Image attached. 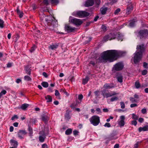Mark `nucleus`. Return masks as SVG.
<instances>
[{
    "mask_svg": "<svg viewBox=\"0 0 148 148\" xmlns=\"http://www.w3.org/2000/svg\"><path fill=\"white\" fill-rule=\"evenodd\" d=\"M121 52L116 50H108L103 52L101 54V57L99 58V62H103L107 61L113 62L114 58L120 56Z\"/></svg>",
    "mask_w": 148,
    "mask_h": 148,
    "instance_id": "nucleus-1",
    "label": "nucleus"
},
{
    "mask_svg": "<svg viewBox=\"0 0 148 148\" xmlns=\"http://www.w3.org/2000/svg\"><path fill=\"white\" fill-rule=\"evenodd\" d=\"M136 49L137 51L134 54V62L135 64L138 63L142 58L143 53L145 50V45L142 44L137 45Z\"/></svg>",
    "mask_w": 148,
    "mask_h": 148,
    "instance_id": "nucleus-2",
    "label": "nucleus"
},
{
    "mask_svg": "<svg viewBox=\"0 0 148 148\" xmlns=\"http://www.w3.org/2000/svg\"><path fill=\"white\" fill-rule=\"evenodd\" d=\"M45 21L50 27H57L58 26L57 21L53 17L47 16L45 18Z\"/></svg>",
    "mask_w": 148,
    "mask_h": 148,
    "instance_id": "nucleus-3",
    "label": "nucleus"
},
{
    "mask_svg": "<svg viewBox=\"0 0 148 148\" xmlns=\"http://www.w3.org/2000/svg\"><path fill=\"white\" fill-rule=\"evenodd\" d=\"M138 37L141 39H145L148 38V30L141 29L138 31L137 34Z\"/></svg>",
    "mask_w": 148,
    "mask_h": 148,
    "instance_id": "nucleus-4",
    "label": "nucleus"
},
{
    "mask_svg": "<svg viewBox=\"0 0 148 148\" xmlns=\"http://www.w3.org/2000/svg\"><path fill=\"white\" fill-rule=\"evenodd\" d=\"M89 13L83 11H77L74 12L72 15L76 17L83 18L89 16Z\"/></svg>",
    "mask_w": 148,
    "mask_h": 148,
    "instance_id": "nucleus-5",
    "label": "nucleus"
},
{
    "mask_svg": "<svg viewBox=\"0 0 148 148\" xmlns=\"http://www.w3.org/2000/svg\"><path fill=\"white\" fill-rule=\"evenodd\" d=\"M89 120L91 123L94 126L97 125L100 122L99 117L96 115L92 116Z\"/></svg>",
    "mask_w": 148,
    "mask_h": 148,
    "instance_id": "nucleus-6",
    "label": "nucleus"
},
{
    "mask_svg": "<svg viewBox=\"0 0 148 148\" xmlns=\"http://www.w3.org/2000/svg\"><path fill=\"white\" fill-rule=\"evenodd\" d=\"M101 92V95L103 96L104 98L105 97L108 98L118 94V93L114 92H107L106 90V89H103L102 90Z\"/></svg>",
    "mask_w": 148,
    "mask_h": 148,
    "instance_id": "nucleus-7",
    "label": "nucleus"
},
{
    "mask_svg": "<svg viewBox=\"0 0 148 148\" xmlns=\"http://www.w3.org/2000/svg\"><path fill=\"white\" fill-rule=\"evenodd\" d=\"M69 18V21L76 26L80 25L83 23L81 20L75 18H72L71 16H70Z\"/></svg>",
    "mask_w": 148,
    "mask_h": 148,
    "instance_id": "nucleus-8",
    "label": "nucleus"
},
{
    "mask_svg": "<svg viewBox=\"0 0 148 148\" xmlns=\"http://www.w3.org/2000/svg\"><path fill=\"white\" fill-rule=\"evenodd\" d=\"M124 67V65L122 62H119L116 64L114 66L113 69L116 71L122 70Z\"/></svg>",
    "mask_w": 148,
    "mask_h": 148,
    "instance_id": "nucleus-9",
    "label": "nucleus"
},
{
    "mask_svg": "<svg viewBox=\"0 0 148 148\" xmlns=\"http://www.w3.org/2000/svg\"><path fill=\"white\" fill-rule=\"evenodd\" d=\"M65 29L67 32H73L76 29V28L75 27H71L68 25H66L65 27Z\"/></svg>",
    "mask_w": 148,
    "mask_h": 148,
    "instance_id": "nucleus-10",
    "label": "nucleus"
},
{
    "mask_svg": "<svg viewBox=\"0 0 148 148\" xmlns=\"http://www.w3.org/2000/svg\"><path fill=\"white\" fill-rule=\"evenodd\" d=\"M125 116H124L122 115L120 117V119L118 121L119 125L120 127H122L124 126L125 124Z\"/></svg>",
    "mask_w": 148,
    "mask_h": 148,
    "instance_id": "nucleus-11",
    "label": "nucleus"
},
{
    "mask_svg": "<svg viewBox=\"0 0 148 148\" xmlns=\"http://www.w3.org/2000/svg\"><path fill=\"white\" fill-rule=\"evenodd\" d=\"M115 135L114 134H111L107 137L106 138V143L107 144L108 142L111 140L116 139L117 138L114 137Z\"/></svg>",
    "mask_w": 148,
    "mask_h": 148,
    "instance_id": "nucleus-12",
    "label": "nucleus"
},
{
    "mask_svg": "<svg viewBox=\"0 0 148 148\" xmlns=\"http://www.w3.org/2000/svg\"><path fill=\"white\" fill-rule=\"evenodd\" d=\"M94 4L93 0H88L85 2L84 6L86 7H88L92 6Z\"/></svg>",
    "mask_w": 148,
    "mask_h": 148,
    "instance_id": "nucleus-13",
    "label": "nucleus"
},
{
    "mask_svg": "<svg viewBox=\"0 0 148 148\" xmlns=\"http://www.w3.org/2000/svg\"><path fill=\"white\" fill-rule=\"evenodd\" d=\"M27 132L25 130H20L18 133V137L21 139L23 138V135H25Z\"/></svg>",
    "mask_w": 148,
    "mask_h": 148,
    "instance_id": "nucleus-14",
    "label": "nucleus"
},
{
    "mask_svg": "<svg viewBox=\"0 0 148 148\" xmlns=\"http://www.w3.org/2000/svg\"><path fill=\"white\" fill-rule=\"evenodd\" d=\"M114 86L113 84H105L103 86L104 88L105 89H110L114 88Z\"/></svg>",
    "mask_w": 148,
    "mask_h": 148,
    "instance_id": "nucleus-15",
    "label": "nucleus"
},
{
    "mask_svg": "<svg viewBox=\"0 0 148 148\" xmlns=\"http://www.w3.org/2000/svg\"><path fill=\"white\" fill-rule=\"evenodd\" d=\"M116 38V36L115 34H110L109 36H105L104 38H106L108 40H111L114 39Z\"/></svg>",
    "mask_w": 148,
    "mask_h": 148,
    "instance_id": "nucleus-16",
    "label": "nucleus"
},
{
    "mask_svg": "<svg viewBox=\"0 0 148 148\" xmlns=\"http://www.w3.org/2000/svg\"><path fill=\"white\" fill-rule=\"evenodd\" d=\"M30 67L29 66H27L25 67V71L26 73L29 75H30L31 74V69H30Z\"/></svg>",
    "mask_w": 148,
    "mask_h": 148,
    "instance_id": "nucleus-17",
    "label": "nucleus"
},
{
    "mask_svg": "<svg viewBox=\"0 0 148 148\" xmlns=\"http://www.w3.org/2000/svg\"><path fill=\"white\" fill-rule=\"evenodd\" d=\"M133 9V7L132 5H131L128 6L127 8L126 13L127 14H129L132 10Z\"/></svg>",
    "mask_w": 148,
    "mask_h": 148,
    "instance_id": "nucleus-18",
    "label": "nucleus"
},
{
    "mask_svg": "<svg viewBox=\"0 0 148 148\" xmlns=\"http://www.w3.org/2000/svg\"><path fill=\"white\" fill-rule=\"evenodd\" d=\"M108 10L107 7H102L100 8V10L102 14H105Z\"/></svg>",
    "mask_w": 148,
    "mask_h": 148,
    "instance_id": "nucleus-19",
    "label": "nucleus"
},
{
    "mask_svg": "<svg viewBox=\"0 0 148 148\" xmlns=\"http://www.w3.org/2000/svg\"><path fill=\"white\" fill-rule=\"evenodd\" d=\"M58 44L57 43L52 44L50 46L49 48L52 50H55L58 48Z\"/></svg>",
    "mask_w": 148,
    "mask_h": 148,
    "instance_id": "nucleus-20",
    "label": "nucleus"
},
{
    "mask_svg": "<svg viewBox=\"0 0 148 148\" xmlns=\"http://www.w3.org/2000/svg\"><path fill=\"white\" fill-rule=\"evenodd\" d=\"M45 99L47 100V102H51L52 101V98L49 95L45 97Z\"/></svg>",
    "mask_w": 148,
    "mask_h": 148,
    "instance_id": "nucleus-21",
    "label": "nucleus"
},
{
    "mask_svg": "<svg viewBox=\"0 0 148 148\" xmlns=\"http://www.w3.org/2000/svg\"><path fill=\"white\" fill-rule=\"evenodd\" d=\"M29 105L28 104L24 103L21 105L20 108L23 110H25L29 106Z\"/></svg>",
    "mask_w": 148,
    "mask_h": 148,
    "instance_id": "nucleus-22",
    "label": "nucleus"
},
{
    "mask_svg": "<svg viewBox=\"0 0 148 148\" xmlns=\"http://www.w3.org/2000/svg\"><path fill=\"white\" fill-rule=\"evenodd\" d=\"M118 81L120 83H122L123 82V76L121 74H119L118 75L117 77Z\"/></svg>",
    "mask_w": 148,
    "mask_h": 148,
    "instance_id": "nucleus-23",
    "label": "nucleus"
},
{
    "mask_svg": "<svg viewBox=\"0 0 148 148\" xmlns=\"http://www.w3.org/2000/svg\"><path fill=\"white\" fill-rule=\"evenodd\" d=\"M89 77L86 76L85 78H84L82 80V84H83L85 85L86 84L88 81L89 80Z\"/></svg>",
    "mask_w": 148,
    "mask_h": 148,
    "instance_id": "nucleus-24",
    "label": "nucleus"
},
{
    "mask_svg": "<svg viewBox=\"0 0 148 148\" xmlns=\"http://www.w3.org/2000/svg\"><path fill=\"white\" fill-rule=\"evenodd\" d=\"M45 138V135L39 136V140L41 142H43Z\"/></svg>",
    "mask_w": 148,
    "mask_h": 148,
    "instance_id": "nucleus-25",
    "label": "nucleus"
},
{
    "mask_svg": "<svg viewBox=\"0 0 148 148\" xmlns=\"http://www.w3.org/2000/svg\"><path fill=\"white\" fill-rule=\"evenodd\" d=\"M41 85L45 88H47L49 86V84L47 82H43L41 83Z\"/></svg>",
    "mask_w": 148,
    "mask_h": 148,
    "instance_id": "nucleus-26",
    "label": "nucleus"
},
{
    "mask_svg": "<svg viewBox=\"0 0 148 148\" xmlns=\"http://www.w3.org/2000/svg\"><path fill=\"white\" fill-rule=\"evenodd\" d=\"M72 132V130L71 129H67L65 131V134L67 135L71 134Z\"/></svg>",
    "mask_w": 148,
    "mask_h": 148,
    "instance_id": "nucleus-27",
    "label": "nucleus"
},
{
    "mask_svg": "<svg viewBox=\"0 0 148 148\" xmlns=\"http://www.w3.org/2000/svg\"><path fill=\"white\" fill-rule=\"evenodd\" d=\"M135 85L136 88H138L140 87V85L138 81H137L135 82Z\"/></svg>",
    "mask_w": 148,
    "mask_h": 148,
    "instance_id": "nucleus-28",
    "label": "nucleus"
},
{
    "mask_svg": "<svg viewBox=\"0 0 148 148\" xmlns=\"http://www.w3.org/2000/svg\"><path fill=\"white\" fill-rule=\"evenodd\" d=\"M94 1V3L97 5V6H98L101 3L100 0H93Z\"/></svg>",
    "mask_w": 148,
    "mask_h": 148,
    "instance_id": "nucleus-29",
    "label": "nucleus"
},
{
    "mask_svg": "<svg viewBox=\"0 0 148 148\" xmlns=\"http://www.w3.org/2000/svg\"><path fill=\"white\" fill-rule=\"evenodd\" d=\"M71 117L69 115V113L68 112H66L65 115V118L66 119L69 120V119H70Z\"/></svg>",
    "mask_w": 148,
    "mask_h": 148,
    "instance_id": "nucleus-30",
    "label": "nucleus"
},
{
    "mask_svg": "<svg viewBox=\"0 0 148 148\" xmlns=\"http://www.w3.org/2000/svg\"><path fill=\"white\" fill-rule=\"evenodd\" d=\"M28 130L29 132V133L30 135L31 136L33 133L32 128L29 125H28Z\"/></svg>",
    "mask_w": 148,
    "mask_h": 148,
    "instance_id": "nucleus-31",
    "label": "nucleus"
},
{
    "mask_svg": "<svg viewBox=\"0 0 148 148\" xmlns=\"http://www.w3.org/2000/svg\"><path fill=\"white\" fill-rule=\"evenodd\" d=\"M118 98L117 97L115 96L114 97L110 99V101L111 102H113L114 101H117L118 100Z\"/></svg>",
    "mask_w": 148,
    "mask_h": 148,
    "instance_id": "nucleus-32",
    "label": "nucleus"
},
{
    "mask_svg": "<svg viewBox=\"0 0 148 148\" xmlns=\"http://www.w3.org/2000/svg\"><path fill=\"white\" fill-rule=\"evenodd\" d=\"M3 21L1 19H0V27L1 28H3L4 27Z\"/></svg>",
    "mask_w": 148,
    "mask_h": 148,
    "instance_id": "nucleus-33",
    "label": "nucleus"
},
{
    "mask_svg": "<svg viewBox=\"0 0 148 148\" xmlns=\"http://www.w3.org/2000/svg\"><path fill=\"white\" fill-rule=\"evenodd\" d=\"M24 79L25 80L27 81H31L32 80L31 78L29 76L27 75H25L24 77Z\"/></svg>",
    "mask_w": 148,
    "mask_h": 148,
    "instance_id": "nucleus-34",
    "label": "nucleus"
},
{
    "mask_svg": "<svg viewBox=\"0 0 148 148\" xmlns=\"http://www.w3.org/2000/svg\"><path fill=\"white\" fill-rule=\"evenodd\" d=\"M10 141L11 143H13L14 144L13 145L14 146H17L18 145V143L17 141L14 140H10Z\"/></svg>",
    "mask_w": 148,
    "mask_h": 148,
    "instance_id": "nucleus-35",
    "label": "nucleus"
},
{
    "mask_svg": "<svg viewBox=\"0 0 148 148\" xmlns=\"http://www.w3.org/2000/svg\"><path fill=\"white\" fill-rule=\"evenodd\" d=\"M135 25V22L134 21H131L129 24V26L131 27H132L134 26Z\"/></svg>",
    "mask_w": 148,
    "mask_h": 148,
    "instance_id": "nucleus-36",
    "label": "nucleus"
},
{
    "mask_svg": "<svg viewBox=\"0 0 148 148\" xmlns=\"http://www.w3.org/2000/svg\"><path fill=\"white\" fill-rule=\"evenodd\" d=\"M48 117L45 115H43L42 116V120L44 121H47Z\"/></svg>",
    "mask_w": 148,
    "mask_h": 148,
    "instance_id": "nucleus-37",
    "label": "nucleus"
},
{
    "mask_svg": "<svg viewBox=\"0 0 148 148\" xmlns=\"http://www.w3.org/2000/svg\"><path fill=\"white\" fill-rule=\"evenodd\" d=\"M132 118L133 119L135 120H137L138 119L137 116L134 114H132Z\"/></svg>",
    "mask_w": 148,
    "mask_h": 148,
    "instance_id": "nucleus-38",
    "label": "nucleus"
},
{
    "mask_svg": "<svg viewBox=\"0 0 148 148\" xmlns=\"http://www.w3.org/2000/svg\"><path fill=\"white\" fill-rule=\"evenodd\" d=\"M143 66L145 68H148V64L146 62H144L143 63Z\"/></svg>",
    "mask_w": 148,
    "mask_h": 148,
    "instance_id": "nucleus-39",
    "label": "nucleus"
},
{
    "mask_svg": "<svg viewBox=\"0 0 148 148\" xmlns=\"http://www.w3.org/2000/svg\"><path fill=\"white\" fill-rule=\"evenodd\" d=\"M52 3L58 4V0H51Z\"/></svg>",
    "mask_w": 148,
    "mask_h": 148,
    "instance_id": "nucleus-40",
    "label": "nucleus"
},
{
    "mask_svg": "<svg viewBox=\"0 0 148 148\" xmlns=\"http://www.w3.org/2000/svg\"><path fill=\"white\" fill-rule=\"evenodd\" d=\"M121 10L120 8H118L115 10L114 14H117Z\"/></svg>",
    "mask_w": 148,
    "mask_h": 148,
    "instance_id": "nucleus-41",
    "label": "nucleus"
},
{
    "mask_svg": "<svg viewBox=\"0 0 148 148\" xmlns=\"http://www.w3.org/2000/svg\"><path fill=\"white\" fill-rule=\"evenodd\" d=\"M130 101L132 103L135 102H136V100L132 97H130Z\"/></svg>",
    "mask_w": 148,
    "mask_h": 148,
    "instance_id": "nucleus-42",
    "label": "nucleus"
},
{
    "mask_svg": "<svg viewBox=\"0 0 148 148\" xmlns=\"http://www.w3.org/2000/svg\"><path fill=\"white\" fill-rule=\"evenodd\" d=\"M120 104L121 108L122 109L124 108L125 107V105L124 103L123 102H120Z\"/></svg>",
    "mask_w": 148,
    "mask_h": 148,
    "instance_id": "nucleus-43",
    "label": "nucleus"
},
{
    "mask_svg": "<svg viewBox=\"0 0 148 148\" xmlns=\"http://www.w3.org/2000/svg\"><path fill=\"white\" fill-rule=\"evenodd\" d=\"M104 126L105 127H111V125L109 123H107L105 124Z\"/></svg>",
    "mask_w": 148,
    "mask_h": 148,
    "instance_id": "nucleus-44",
    "label": "nucleus"
},
{
    "mask_svg": "<svg viewBox=\"0 0 148 148\" xmlns=\"http://www.w3.org/2000/svg\"><path fill=\"white\" fill-rule=\"evenodd\" d=\"M147 72V70L145 69L143 70L142 72V74L143 75H146Z\"/></svg>",
    "mask_w": 148,
    "mask_h": 148,
    "instance_id": "nucleus-45",
    "label": "nucleus"
},
{
    "mask_svg": "<svg viewBox=\"0 0 148 148\" xmlns=\"http://www.w3.org/2000/svg\"><path fill=\"white\" fill-rule=\"evenodd\" d=\"M36 49V46L35 45H34L33 47H32L30 51L31 52H32L35 50Z\"/></svg>",
    "mask_w": 148,
    "mask_h": 148,
    "instance_id": "nucleus-46",
    "label": "nucleus"
},
{
    "mask_svg": "<svg viewBox=\"0 0 148 148\" xmlns=\"http://www.w3.org/2000/svg\"><path fill=\"white\" fill-rule=\"evenodd\" d=\"M55 95L56 96H58L59 95L60 93L58 90H55Z\"/></svg>",
    "mask_w": 148,
    "mask_h": 148,
    "instance_id": "nucleus-47",
    "label": "nucleus"
},
{
    "mask_svg": "<svg viewBox=\"0 0 148 148\" xmlns=\"http://www.w3.org/2000/svg\"><path fill=\"white\" fill-rule=\"evenodd\" d=\"M101 28L104 31H106V27L104 25H102V26Z\"/></svg>",
    "mask_w": 148,
    "mask_h": 148,
    "instance_id": "nucleus-48",
    "label": "nucleus"
},
{
    "mask_svg": "<svg viewBox=\"0 0 148 148\" xmlns=\"http://www.w3.org/2000/svg\"><path fill=\"white\" fill-rule=\"evenodd\" d=\"M83 97V95L82 94L79 95L78 97V99L79 100H81Z\"/></svg>",
    "mask_w": 148,
    "mask_h": 148,
    "instance_id": "nucleus-49",
    "label": "nucleus"
},
{
    "mask_svg": "<svg viewBox=\"0 0 148 148\" xmlns=\"http://www.w3.org/2000/svg\"><path fill=\"white\" fill-rule=\"evenodd\" d=\"M60 92L66 93V94H67V92H66L65 90L64 89H60Z\"/></svg>",
    "mask_w": 148,
    "mask_h": 148,
    "instance_id": "nucleus-50",
    "label": "nucleus"
},
{
    "mask_svg": "<svg viewBox=\"0 0 148 148\" xmlns=\"http://www.w3.org/2000/svg\"><path fill=\"white\" fill-rule=\"evenodd\" d=\"M146 109L145 108H143L141 110V112L143 114L146 113Z\"/></svg>",
    "mask_w": 148,
    "mask_h": 148,
    "instance_id": "nucleus-51",
    "label": "nucleus"
},
{
    "mask_svg": "<svg viewBox=\"0 0 148 148\" xmlns=\"http://www.w3.org/2000/svg\"><path fill=\"white\" fill-rule=\"evenodd\" d=\"M18 14L19 15V17L20 18H22L23 16V12H21L19 13H18Z\"/></svg>",
    "mask_w": 148,
    "mask_h": 148,
    "instance_id": "nucleus-52",
    "label": "nucleus"
},
{
    "mask_svg": "<svg viewBox=\"0 0 148 148\" xmlns=\"http://www.w3.org/2000/svg\"><path fill=\"white\" fill-rule=\"evenodd\" d=\"M18 117L17 115H15L11 118V120H13L14 119H17Z\"/></svg>",
    "mask_w": 148,
    "mask_h": 148,
    "instance_id": "nucleus-53",
    "label": "nucleus"
},
{
    "mask_svg": "<svg viewBox=\"0 0 148 148\" xmlns=\"http://www.w3.org/2000/svg\"><path fill=\"white\" fill-rule=\"evenodd\" d=\"M144 129L143 127H140L138 128V131L139 132H140L142 131H144Z\"/></svg>",
    "mask_w": 148,
    "mask_h": 148,
    "instance_id": "nucleus-54",
    "label": "nucleus"
},
{
    "mask_svg": "<svg viewBox=\"0 0 148 148\" xmlns=\"http://www.w3.org/2000/svg\"><path fill=\"white\" fill-rule=\"evenodd\" d=\"M92 39V38H91L90 37H89L88 38V40H86V41H85V43L86 44H87V43H88L90 41H91V40Z\"/></svg>",
    "mask_w": 148,
    "mask_h": 148,
    "instance_id": "nucleus-55",
    "label": "nucleus"
},
{
    "mask_svg": "<svg viewBox=\"0 0 148 148\" xmlns=\"http://www.w3.org/2000/svg\"><path fill=\"white\" fill-rule=\"evenodd\" d=\"M73 134L74 135H77L78 134V133H79V132L77 131V130H74L73 132Z\"/></svg>",
    "mask_w": 148,
    "mask_h": 148,
    "instance_id": "nucleus-56",
    "label": "nucleus"
},
{
    "mask_svg": "<svg viewBox=\"0 0 148 148\" xmlns=\"http://www.w3.org/2000/svg\"><path fill=\"white\" fill-rule=\"evenodd\" d=\"M132 125L136 126L137 125V122L136 121H132Z\"/></svg>",
    "mask_w": 148,
    "mask_h": 148,
    "instance_id": "nucleus-57",
    "label": "nucleus"
},
{
    "mask_svg": "<svg viewBox=\"0 0 148 148\" xmlns=\"http://www.w3.org/2000/svg\"><path fill=\"white\" fill-rule=\"evenodd\" d=\"M137 106V104L135 103L132 104L130 105V107L132 108H133Z\"/></svg>",
    "mask_w": 148,
    "mask_h": 148,
    "instance_id": "nucleus-58",
    "label": "nucleus"
},
{
    "mask_svg": "<svg viewBox=\"0 0 148 148\" xmlns=\"http://www.w3.org/2000/svg\"><path fill=\"white\" fill-rule=\"evenodd\" d=\"M16 82L17 84H19L21 82V80L20 79H17L16 80Z\"/></svg>",
    "mask_w": 148,
    "mask_h": 148,
    "instance_id": "nucleus-59",
    "label": "nucleus"
},
{
    "mask_svg": "<svg viewBox=\"0 0 148 148\" xmlns=\"http://www.w3.org/2000/svg\"><path fill=\"white\" fill-rule=\"evenodd\" d=\"M138 142H137L136 144L134 145V148H138Z\"/></svg>",
    "mask_w": 148,
    "mask_h": 148,
    "instance_id": "nucleus-60",
    "label": "nucleus"
},
{
    "mask_svg": "<svg viewBox=\"0 0 148 148\" xmlns=\"http://www.w3.org/2000/svg\"><path fill=\"white\" fill-rule=\"evenodd\" d=\"M12 63L9 62L7 64V67L8 68L12 66Z\"/></svg>",
    "mask_w": 148,
    "mask_h": 148,
    "instance_id": "nucleus-61",
    "label": "nucleus"
},
{
    "mask_svg": "<svg viewBox=\"0 0 148 148\" xmlns=\"http://www.w3.org/2000/svg\"><path fill=\"white\" fill-rule=\"evenodd\" d=\"M43 3L46 5H48L49 4L48 0H44Z\"/></svg>",
    "mask_w": 148,
    "mask_h": 148,
    "instance_id": "nucleus-62",
    "label": "nucleus"
},
{
    "mask_svg": "<svg viewBox=\"0 0 148 148\" xmlns=\"http://www.w3.org/2000/svg\"><path fill=\"white\" fill-rule=\"evenodd\" d=\"M42 148H47V145L46 144H43L42 145Z\"/></svg>",
    "mask_w": 148,
    "mask_h": 148,
    "instance_id": "nucleus-63",
    "label": "nucleus"
},
{
    "mask_svg": "<svg viewBox=\"0 0 148 148\" xmlns=\"http://www.w3.org/2000/svg\"><path fill=\"white\" fill-rule=\"evenodd\" d=\"M144 131H148V125L144 127Z\"/></svg>",
    "mask_w": 148,
    "mask_h": 148,
    "instance_id": "nucleus-64",
    "label": "nucleus"
}]
</instances>
